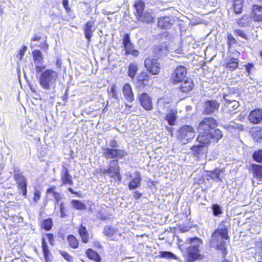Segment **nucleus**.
<instances>
[{"label":"nucleus","mask_w":262,"mask_h":262,"mask_svg":"<svg viewBox=\"0 0 262 262\" xmlns=\"http://www.w3.org/2000/svg\"><path fill=\"white\" fill-rule=\"evenodd\" d=\"M251 16L255 20L262 21V7L258 5H254Z\"/></svg>","instance_id":"obj_23"},{"label":"nucleus","mask_w":262,"mask_h":262,"mask_svg":"<svg viewBox=\"0 0 262 262\" xmlns=\"http://www.w3.org/2000/svg\"><path fill=\"white\" fill-rule=\"evenodd\" d=\"M217 121L212 117H206L202 120L198 126V136L206 135L217 126Z\"/></svg>","instance_id":"obj_4"},{"label":"nucleus","mask_w":262,"mask_h":262,"mask_svg":"<svg viewBox=\"0 0 262 262\" xmlns=\"http://www.w3.org/2000/svg\"><path fill=\"white\" fill-rule=\"evenodd\" d=\"M135 176V177L130 180L128 184L129 190H135L141 186L142 179L140 172L136 171Z\"/></svg>","instance_id":"obj_19"},{"label":"nucleus","mask_w":262,"mask_h":262,"mask_svg":"<svg viewBox=\"0 0 262 262\" xmlns=\"http://www.w3.org/2000/svg\"><path fill=\"white\" fill-rule=\"evenodd\" d=\"M109 144L110 147H111V148L116 149L118 147L117 141L114 139L110 141Z\"/></svg>","instance_id":"obj_55"},{"label":"nucleus","mask_w":262,"mask_h":262,"mask_svg":"<svg viewBox=\"0 0 262 262\" xmlns=\"http://www.w3.org/2000/svg\"><path fill=\"white\" fill-rule=\"evenodd\" d=\"M244 3V0L233 1V7L234 8V12L235 14H240L242 13Z\"/></svg>","instance_id":"obj_27"},{"label":"nucleus","mask_w":262,"mask_h":262,"mask_svg":"<svg viewBox=\"0 0 262 262\" xmlns=\"http://www.w3.org/2000/svg\"><path fill=\"white\" fill-rule=\"evenodd\" d=\"M67 239L71 247L75 249L78 247L79 242L73 235H69Z\"/></svg>","instance_id":"obj_35"},{"label":"nucleus","mask_w":262,"mask_h":262,"mask_svg":"<svg viewBox=\"0 0 262 262\" xmlns=\"http://www.w3.org/2000/svg\"><path fill=\"white\" fill-rule=\"evenodd\" d=\"M238 66V61L237 59L231 58L228 62L226 63V68L229 69L230 70L233 71L235 70Z\"/></svg>","instance_id":"obj_39"},{"label":"nucleus","mask_w":262,"mask_h":262,"mask_svg":"<svg viewBox=\"0 0 262 262\" xmlns=\"http://www.w3.org/2000/svg\"><path fill=\"white\" fill-rule=\"evenodd\" d=\"M53 226V222L51 219H47L43 220L41 223V227L46 231L51 230Z\"/></svg>","instance_id":"obj_34"},{"label":"nucleus","mask_w":262,"mask_h":262,"mask_svg":"<svg viewBox=\"0 0 262 262\" xmlns=\"http://www.w3.org/2000/svg\"><path fill=\"white\" fill-rule=\"evenodd\" d=\"M49 240V242L51 245L53 246L54 245V235L52 233H46L45 234Z\"/></svg>","instance_id":"obj_52"},{"label":"nucleus","mask_w":262,"mask_h":262,"mask_svg":"<svg viewBox=\"0 0 262 262\" xmlns=\"http://www.w3.org/2000/svg\"><path fill=\"white\" fill-rule=\"evenodd\" d=\"M255 247L259 251H262V240L261 239L259 238L255 241Z\"/></svg>","instance_id":"obj_51"},{"label":"nucleus","mask_w":262,"mask_h":262,"mask_svg":"<svg viewBox=\"0 0 262 262\" xmlns=\"http://www.w3.org/2000/svg\"><path fill=\"white\" fill-rule=\"evenodd\" d=\"M186 242L189 246L185 249V257L188 262H193L201 256L200 247L202 241L198 237L189 238Z\"/></svg>","instance_id":"obj_2"},{"label":"nucleus","mask_w":262,"mask_h":262,"mask_svg":"<svg viewBox=\"0 0 262 262\" xmlns=\"http://www.w3.org/2000/svg\"><path fill=\"white\" fill-rule=\"evenodd\" d=\"M94 22L93 21H89L83 26V30L84 32V36L89 41H90L93 36V32L95 29L94 27Z\"/></svg>","instance_id":"obj_20"},{"label":"nucleus","mask_w":262,"mask_h":262,"mask_svg":"<svg viewBox=\"0 0 262 262\" xmlns=\"http://www.w3.org/2000/svg\"><path fill=\"white\" fill-rule=\"evenodd\" d=\"M177 111L171 110L166 115L165 120L167 121L169 125H174L175 124L177 119Z\"/></svg>","instance_id":"obj_26"},{"label":"nucleus","mask_w":262,"mask_h":262,"mask_svg":"<svg viewBox=\"0 0 262 262\" xmlns=\"http://www.w3.org/2000/svg\"><path fill=\"white\" fill-rule=\"evenodd\" d=\"M61 180L62 185H69L71 186L73 185L72 177L69 173L68 169L64 166L61 170Z\"/></svg>","instance_id":"obj_18"},{"label":"nucleus","mask_w":262,"mask_h":262,"mask_svg":"<svg viewBox=\"0 0 262 262\" xmlns=\"http://www.w3.org/2000/svg\"><path fill=\"white\" fill-rule=\"evenodd\" d=\"M253 159L258 163L262 162V149H259L254 152L252 155Z\"/></svg>","instance_id":"obj_45"},{"label":"nucleus","mask_w":262,"mask_h":262,"mask_svg":"<svg viewBox=\"0 0 262 262\" xmlns=\"http://www.w3.org/2000/svg\"><path fill=\"white\" fill-rule=\"evenodd\" d=\"M193 83H182L180 85V90L183 93H188L193 88Z\"/></svg>","instance_id":"obj_38"},{"label":"nucleus","mask_w":262,"mask_h":262,"mask_svg":"<svg viewBox=\"0 0 262 262\" xmlns=\"http://www.w3.org/2000/svg\"><path fill=\"white\" fill-rule=\"evenodd\" d=\"M253 68V64L251 63H248L247 66H246V69L248 73H250V71Z\"/></svg>","instance_id":"obj_61"},{"label":"nucleus","mask_w":262,"mask_h":262,"mask_svg":"<svg viewBox=\"0 0 262 262\" xmlns=\"http://www.w3.org/2000/svg\"><path fill=\"white\" fill-rule=\"evenodd\" d=\"M116 85L113 84L110 90L108 89V96L110 98H115L116 99H118L116 92Z\"/></svg>","instance_id":"obj_47"},{"label":"nucleus","mask_w":262,"mask_h":262,"mask_svg":"<svg viewBox=\"0 0 262 262\" xmlns=\"http://www.w3.org/2000/svg\"><path fill=\"white\" fill-rule=\"evenodd\" d=\"M137 19L139 21H141L146 23H150L153 20V17L150 14L147 12H143L140 15L136 16Z\"/></svg>","instance_id":"obj_28"},{"label":"nucleus","mask_w":262,"mask_h":262,"mask_svg":"<svg viewBox=\"0 0 262 262\" xmlns=\"http://www.w3.org/2000/svg\"><path fill=\"white\" fill-rule=\"evenodd\" d=\"M72 207L77 210H84L86 209V205L81 201L78 200H72L71 201Z\"/></svg>","instance_id":"obj_32"},{"label":"nucleus","mask_w":262,"mask_h":262,"mask_svg":"<svg viewBox=\"0 0 262 262\" xmlns=\"http://www.w3.org/2000/svg\"><path fill=\"white\" fill-rule=\"evenodd\" d=\"M118 230L117 228H114L108 225L104 227L103 233L104 235L107 237H112L115 235L117 234Z\"/></svg>","instance_id":"obj_29"},{"label":"nucleus","mask_w":262,"mask_h":262,"mask_svg":"<svg viewBox=\"0 0 262 262\" xmlns=\"http://www.w3.org/2000/svg\"><path fill=\"white\" fill-rule=\"evenodd\" d=\"M11 172H3L0 173V183H2L10 177Z\"/></svg>","instance_id":"obj_50"},{"label":"nucleus","mask_w":262,"mask_h":262,"mask_svg":"<svg viewBox=\"0 0 262 262\" xmlns=\"http://www.w3.org/2000/svg\"><path fill=\"white\" fill-rule=\"evenodd\" d=\"M211 209L214 216H219L223 213L221 206L217 204H213Z\"/></svg>","instance_id":"obj_43"},{"label":"nucleus","mask_w":262,"mask_h":262,"mask_svg":"<svg viewBox=\"0 0 262 262\" xmlns=\"http://www.w3.org/2000/svg\"><path fill=\"white\" fill-rule=\"evenodd\" d=\"M98 172L104 177L107 175L112 179L117 178L118 181L121 180L120 167L118 164V161L117 159H113L110 161L107 168H100L98 170Z\"/></svg>","instance_id":"obj_3"},{"label":"nucleus","mask_w":262,"mask_h":262,"mask_svg":"<svg viewBox=\"0 0 262 262\" xmlns=\"http://www.w3.org/2000/svg\"><path fill=\"white\" fill-rule=\"evenodd\" d=\"M175 20L173 17L171 16H163L159 18L158 21V26L163 29L170 28L174 24Z\"/></svg>","instance_id":"obj_16"},{"label":"nucleus","mask_w":262,"mask_h":262,"mask_svg":"<svg viewBox=\"0 0 262 262\" xmlns=\"http://www.w3.org/2000/svg\"><path fill=\"white\" fill-rule=\"evenodd\" d=\"M32 56L35 64V71L39 73L45 69L43 66V57L42 52L39 50H35L32 52Z\"/></svg>","instance_id":"obj_11"},{"label":"nucleus","mask_w":262,"mask_h":262,"mask_svg":"<svg viewBox=\"0 0 262 262\" xmlns=\"http://www.w3.org/2000/svg\"><path fill=\"white\" fill-rule=\"evenodd\" d=\"M224 127L228 131L233 134H236L239 131L243 130V127L242 125L235 122H231L229 124H226L224 125Z\"/></svg>","instance_id":"obj_22"},{"label":"nucleus","mask_w":262,"mask_h":262,"mask_svg":"<svg viewBox=\"0 0 262 262\" xmlns=\"http://www.w3.org/2000/svg\"><path fill=\"white\" fill-rule=\"evenodd\" d=\"M138 70L137 66L135 63H130L128 67V75L132 79H133Z\"/></svg>","instance_id":"obj_37"},{"label":"nucleus","mask_w":262,"mask_h":262,"mask_svg":"<svg viewBox=\"0 0 262 262\" xmlns=\"http://www.w3.org/2000/svg\"><path fill=\"white\" fill-rule=\"evenodd\" d=\"M235 33L239 36H241V37L245 39H247V35H246V34L244 32H243L242 30H239V29H236L235 31Z\"/></svg>","instance_id":"obj_53"},{"label":"nucleus","mask_w":262,"mask_h":262,"mask_svg":"<svg viewBox=\"0 0 262 262\" xmlns=\"http://www.w3.org/2000/svg\"><path fill=\"white\" fill-rule=\"evenodd\" d=\"M228 39L229 44L234 43L236 42L235 39L231 34L228 35Z\"/></svg>","instance_id":"obj_59"},{"label":"nucleus","mask_w":262,"mask_h":262,"mask_svg":"<svg viewBox=\"0 0 262 262\" xmlns=\"http://www.w3.org/2000/svg\"><path fill=\"white\" fill-rule=\"evenodd\" d=\"M122 44L126 54H130L134 57L138 56L139 52L137 50L134 49V45L131 42L128 34L126 33L124 35L122 39Z\"/></svg>","instance_id":"obj_10"},{"label":"nucleus","mask_w":262,"mask_h":262,"mask_svg":"<svg viewBox=\"0 0 262 262\" xmlns=\"http://www.w3.org/2000/svg\"><path fill=\"white\" fill-rule=\"evenodd\" d=\"M133 196L135 199H138L142 196V193L138 191H135L134 192Z\"/></svg>","instance_id":"obj_62"},{"label":"nucleus","mask_w":262,"mask_h":262,"mask_svg":"<svg viewBox=\"0 0 262 262\" xmlns=\"http://www.w3.org/2000/svg\"><path fill=\"white\" fill-rule=\"evenodd\" d=\"M14 177L20 193H22L23 196L27 195V181L26 178L20 172L19 170L14 169Z\"/></svg>","instance_id":"obj_8"},{"label":"nucleus","mask_w":262,"mask_h":262,"mask_svg":"<svg viewBox=\"0 0 262 262\" xmlns=\"http://www.w3.org/2000/svg\"><path fill=\"white\" fill-rule=\"evenodd\" d=\"M220 106L219 103L215 100H209L204 103V113L210 115L217 111Z\"/></svg>","instance_id":"obj_13"},{"label":"nucleus","mask_w":262,"mask_h":262,"mask_svg":"<svg viewBox=\"0 0 262 262\" xmlns=\"http://www.w3.org/2000/svg\"><path fill=\"white\" fill-rule=\"evenodd\" d=\"M229 238L228 230L224 224H220L218 228L212 233L210 239V246L216 248L217 250L221 252L223 257L227 254L226 245L225 240Z\"/></svg>","instance_id":"obj_1"},{"label":"nucleus","mask_w":262,"mask_h":262,"mask_svg":"<svg viewBox=\"0 0 262 262\" xmlns=\"http://www.w3.org/2000/svg\"><path fill=\"white\" fill-rule=\"evenodd\" d=\"M223 133L219 129H214L206 135H202L197 137V141L204 144H209L212 142L216 143L223 137Z\"/></svg>","instance_id":"obj_5"},{"label":"nucleus","mask_w":262,"mask_h":262,"mask_svg":"<svg viewBox=\"0 0 262 262\" xmlns=\"http://www.w3.org/2000/svg\"><path fill=\"white\" fill-rule=\"evenodd\" d=\"M251 170L254 178L259 180H262V165L252 164L251 165Z\"/></svg>","instance_id":"obj_24"},{"label":"nucleus","mask_w":262,"mask_h":262,"mask_svg":"<svg viewBox=\"0 0 262 262\" xmlns=\"http://www.w3.org/2000/svg\"><path fill=\"white\" fill-rule=\"evenodd\" d=\"M224 100L226 103L228 102L227 106L229 109L232 108L233 110H236L239 106V103L236 100H230L226 98L225 96L224 97Z\"/></svg>","instance_id":"obj_41"},{"label":"nucleus","mask_w":262,"mask_h":262,"mask_svg":"<svg viewBox=\"0 0 262 262\" xmlns=\"http://www.w3.org/2000/svg\"><path fill=\"white\" fill-rule=\"evenodd\" d=\"M249 119L253 124H258L262 120V110L256 108L252 111L249 115Z\"/></svg>","instance_id":"obj_17"},{"label":"nucleus","mask_w":262,"mask_h":262,"mask_svg":"<svg viewBox=\"0 0 262 262\" xmlns=\"http://www.w3.org/2000/svg\"><path fill=\"white\" fill-rule=\"evenodd\" d=\"M66 204L64 202H61L59 203V210L60 212V216L62 218L67 216V213L68 210L65 206Z\"/></svg>","instance_id":"obj_46"},{"label":"nucleus","mask_w":262,"mask_h":262,"mask_svg":"<svg viewBox=\"0 0 262 262\" xmlns=\"http://www.w3.org/2000/svg\"><path fill=\"white\" fill-rule=\"evenodd\" d=\"M134 7L136 10V12H135L136 16H137L138 15L141 14L142 12H144V10L145 5H144V2L141 1L137 2L134 4Z\"/></svg>","instance_id":"obj_33"},{"label":"nucleus","mask_w":262,"mask_h":262,"mask_svg":"<svg viewBox=\"0 0 262 262\" xmlns=\"http://www.w3.org/2000/svg\"><path fill=\"white\" fill-rule=\"evenodd\" d=\"M62 5L67 12L70 11V8L69 7L68 0H62Z\"/></svg>","instance_id":"obj_57"},{"label":"nucleus","mask_w":262,"mask_h":262,"mask_svg":"<svg viewBox=\"0 0 262 262\" xmlns=\"http://www.w3.org/2000/svg\"><path fill=\"white\" fill-rule=\"evenodd\" d=\"M144 64L147 70L152 75H157L160 72V64L157 59L151 57L147 58L145 60Z\"/></svg>","instance_id":"obj_9"},{"label":"nucleus","mask_w":262,"mask_h":262,"mask_svg":"<svg viewBox=\"0 0 262 262\" xmlns=\"http://www.w3.org/2000/svg\"><path fill=\"white\" fill-rule=\"evenodd\" d=\"M78 233L81 237L82 242L87 243L89 239V235L86 228L81 225L78 228Z\"/></svg>","instance_id":"obj_25"},{"label":"nucleus","mask_w":262,"mask_h":262,"mask_svg":"<svg viewBox=\"0 0 262 262\" xmlns=\"http://www.w3.org/2000/svg\"><path fill=\"white\" fill-rule=\"evenodd\" d=\"M200 144L194 145L191 147V150L196 155H199L204 149V146L208 144H204L199 143Z\"/></svg>","instance_id":"obj_40"},{"label":"nucleus","mask_w":262,"mask_h":262,"mask_svg":"<svg viewBox=\"0 0 262 262\" xmlns=\"http://www.w3.org/2000/svg\"><path fill=\"white\" fill-rule=\"evenodd\" d=\"M150 75L147 72H142L138 76V82H144L149 80Z\"/></svg>","instance_id":"obj_44"},{"label":"nucleus","mask_w":262,"mask_h":262,"mask_svg":"<svg viewBox=\"0 0 262 262\" xmlns=\"http://www.w3.org/2000/svg\"><path fill=\"white\" fill-rule=\"evenodd\" d=\"M50 83H39L40 86H41L43 89L46 90H48L50 87Z\"/></svg>","instance_id":"obj_64"},{"label":"nucleus","mask_w":262,"mask_h":262,"mask_svg":"<svg viewBox=\"0 0 262 262\" xmlns=\"http://www.w3.org/2000/svg\"><path fill=\"white\" fill-rule=\"evenodd\" d=\"M55 200V205L58 204L61 200V196L59 193L57 192H54L53 195Z\"/></svg>","instance_id":"obj_54"},{"label":"nucleus","mask_w":262,"mask_h":262,"mask_svg":"<svg viewBox=\"0 0 262 262\" xmlns=\"http://www.w3.org/2000/svg\"><path fill=\"white\" fill-rule=\"evenodd\" d=\"M62 64V61L60 58L58 57L56 59V66L59 69H60Z\"/></svg>","instance_id":"obj_63"},{"label":"nucleus","mask_w":262,"mask_h":262,"mask_svg":"<svg viewBox=\"0 0 262 262\" xmlns=\"http://www.w3.org/2000/svg\"><path fill=\"white\" fill-rule=\"evenodd\" d=\"M222 171L219 169H215L212 172H211L210 178L211 179L215 180L216 182L218 181H221L222 180L220 178V176Z\"/></svg>","instance_id":"obj_42"},{"label":"nucleus","mask_w":262,"mask_h":262,"mask_svg":"<svg viewBox=\"0 0 262 262\" xmlns=\"http://www.w3.org/2000/svg\"><path fill=\"white\" fill-rule=\"evenodd\" d=\"M26 49H27V47L24 46L22 47V49H21L20 50L19 54H18V55L19 56L20 60H21V59L23 58V57L25 54V52Z\"/></svg>","instance_id":"obj_56"},{"label":"nucleus","mask_w":262,"mask_h":262,"mask_svg":"<svg viewBox=\"0 0 262 262\" xmlns=\"http://www.w3.org/2000/svg\"><path fill=\"white\" fill-rule=\"evenodd\" d=\"M59 253L62 255V256L68 262H73V257L71 256L69 253L66 252L59 250Z\"/></svg>","instance_id":"obj_48"},{"label":"nucleus","mask_w":262,"mask_h":262,"mask_svg":"<svg viewBox=\"0 0 262 262\" xmlns=\"http://www.w3.org/2000/svg\"><path fill=\"white\" fill-rule=\"evenodd\" d=\"M27 84H28L30 90L33 92H36V86L35 85V83H27Z\"/></svg>","instance_id":"obj_60"},{"label":"nucleus","mask_w":262,"mask_h":262,"mask_svg":"<svg viewBox=\"0 0 262 262\" xmlns=\"http://www.w3.org/2000/svg\"><path fill=\"white\" fill-rule=\"evenodd\" d=\"M195 136V132L193 127L189 125L182 126L178 130V138L184 144L190 142Z\"/></svg>","instance_id":"obj_6"},{"label":"nucleus","mask_w":262,"mask_h":262,"mask_svg":"<svg viewBox=\"0 0 262 262\" xmlns=\"http://www.w3.org/2000/svg\"><path fill=\"white\" fill-rule=\"evenodd\" d=\"M122 93L126 100L132 102L134 100V94L132 88L128 83H126L123 86Z\"/></svg>","instance_id":"obj_21"},{"label":"nucleus","mask_w":262,"mask_h":262,"mask_svg":"<svg viewBox=\"0 0 262 262\" xmlns=\"http://www.w3.org/2000/svg\"><path fill=\"white\" fill-rule=\"evenodd\" d=\"M254 136L258 141L262 140V128L258 127L254 133Z\"/></svg>","instance_id":"obj_49"},{"label":"nucleus","mask_w":262,"mask_h":262,"mask_svg":"<svg viewBox=\"0 0 262 262\" xmlns=\"http://www.w3.org/2000/svg\"><path fill=\"white\" fill-rule=\"evenodd\" d=\"M171 78L172 80V82H189L187 69L183 66L177 67L172 73Z\"/></svg>","instance_id":"obj_7"},{"label":"nucleus","mask_w":262,"mask_h":262,"mask_svg":"<svg viewBox=\"0 0 262 262\" xmlns=\"http://www.w3.org/2000/svg\"><path fill=\"white\" fill-rule=\"evenodd\" d=\"M40 196V193L39 191L36 190L34 194V198L33 200L35 202H37L39 199Z\"/></svg>","instance_id":"obj_58"},{"label":"nucleus","mask_w":262,"mask_h":262,"mask_svg":"<svg viewBox=\"0 0 262 262\" xmlns=\"http://www.w3.org/2000/svg\"><path fill=\"white\" fill-rule=\"evenodd\" d=\"M160 257L166 259H177V257L173 253L170 251H162L159 252Z\"/></svg>","instance_id":"obj_36"},{"label":"nucleus","mask_w":262,"mask_h":262,"mask_svg":"<svg viewBox=\"0 0 262 262\" xmlns=\"http://www.w3.org/2000/svg\"><path fill=\"white\" fill-rule=\"evenodd\" d=\"M87 256L91 259L94 260L96 262H100L101 258L98 253L94 251L92 249H89L86 252Z\"/></svg>","instance_id":"obj_31"},{"label":"nucleus","mask_w":262,"mask_h":262,"mask_svg":"<svg viewBox=\"0 0 262 262\" xmlns=\"http://www.w3.org/2000/svg\"><path fill=\"white\" fill-rule=\"evenodd\" d=\"M141 105L146 111L152 109V101L150 97L146 93H142L139 96Z\"/></svg>","instance_id":"obj_15"},{"label":"nucleus","mask_w":262,"mask_h":262,"mask_svg":"<svg viewBox=\"0 0 262 262\" xmlns=\"http://www.w3.org/2000/svg\"><path fill=\"white\" fill-rule=\"evenodd\" d=\"M57 73L53 70H46L42 72L40 77V82H52L56 80Z\"/></svg>","instance_id":"obj_14"},{"label":"nucleus","mask_w":262,"mask_h":262,"mask_svg":"<svg viewBox=\"0 0 262 262\" xmlns=\"http://www.w3.org/2000/svg\"><path fill=\"white\" fill-rule=\"evenodd\" d=\"M41 247L45 259L47 262H49V256L51 255V253L44 237H42L41 239Z\"/></svg>","instance_id":"obj_30"},{"label":"nucleus","mask_w":262,"mask_h":262,"mask_svg":"<svg viewBox=\"0 0 262 262\" xmlns=\"http://www.w3.org/2000/svg\"><path fill=\"white\" fill-rule=\"evenodd\" d=\"M103 155L107 159H121L127 155V153L122 149L107 147L104 149Z\"/></svg>","instance_id":"obj_12"}]
</instances>
